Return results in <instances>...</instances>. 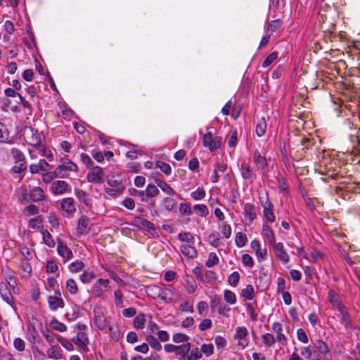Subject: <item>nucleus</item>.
<instances>
[{"mask_svg":"<svg viewBox=\"0 0 360 360\" xmlns=\"http://www.w3.org/2000/svg\"><path fill=\"white\" fill-rule=\"evenodd\" d=\"M23 137L27 143L36 148L37 150H42L44 148L42 141L44 136L38 129L32 127H25L23 129Z\"/></svg>","mask_w":360,"mask_h":360,"instance_id":"1","label":"nucleus"},{"mask_svg":"<svg viewBox=\"0 0 360 360\" xmlns=\"http://www.w3.org/2000/svg\"><path fill=\"white\" fill-rule=\"evenodd\" d=\"M87 327L85 324L78 323L75 326L77 335L72 338V342L78 347L80 352H86L89 350V338L85 333Z\"/></svg>","mask_w":360,"mask_h":360,"instance_id":"2","label":"nucleus"},{"mask_svg":"<svg viewBox=\"0 0 360 360\" xmlns=\"http://www.w3.org/2000/svg\"><path fill=\"white\" fill-rule=\"evenodd\" d=\"M259 201L263 208V214L266 219L272 223L275 221V215L274 214V205L269 199V193L266 191L259 192Z\"/></svg>","mask_w":360,"mask_h":360,"instance_id":"3","label":"nucleus"},{"mask_svg":"<svg viewBox=\"0 0 360 360\" xmlns=\"http://www.w3.org/2000/svg\"><path fill=\"white\" fill-rule=\"evenodd\" d=\"M129 192L130 194L139 193L140 200L142 202H148V198L156 197L160 193V191L157 185L155 186L152 184L147 185L145 191H139L134 188H131L129 189Z\"/></svg>","mask_w":360,"mask_h":360,"instance_id":"4","label":"nucleus"},{"mask_svg":"<svg viewBox=\"0 0 360 360\" xmlns=\"http://www.w3.org/2000/svg\"><path fill=\"white\" fill-rule=\"evenodd\" d=\"M314 356L316 358H324L325 360H328V357L330 354V349L328 345L321 340H316L314 345ZM315 360H319L316 359Z\"/></svg>","mask_w":360,"mask_h":360,"instance_id":"5","label":"nucleus"},{"mask_svg":"<svg viewBox=\"0 0 360 360\" xmlns=\"http://www.w3.org/2000/svg\"><path fill=\"white\" fill-rule=\"evenodd\" d=\"M339 313V317L340 319V321L342 323L344 326L345 329L348 331L349 330H353L354 328L351 316L349 313V311L347 308V307L344 304L339 307L338 309H335Z\"/></svg>","mask_w":360,"mask_h":360,"instance_id":"6","label":"nucleus"},{"mask_svg":"<svg viewBox=\"0 0 360 360\" xmlns=\"http://www.w3.org/2000/svg\"><path fill=\"white\" fill-rule=\"evenodd\" d=\"M210 307L212 311H217L220 315L226 316L230 308L222 302L219 295L214 296L210 301Z\"/></svg>","mask_w":360,"mask_h":360,"instance_id":"7","label":"nucleus"},{"mask_svg":"<svg viewBox=\"0 0 360 360\" xmlns=\"http://www.w3.org/2000/svg\"><path fill=\"white\" fill-rule=\"evenodd\" d=\"M253 162L258 165L260 173L263 176L269 172V164L265 156L262 155L258 150L253 153Z\"/></svg>","mask_w":360,"mask_h":360,"instance_id":"8","label":"nucleus"},{"mask_svg":"<svg viewBox=\"0 0 360 360\" xmlns=\"http://www.w3.org/2000/svg\"><path fill=\"white\" fill-rule=\"evenodd\" d=\"M0 295L3 300L9 304L15 311L16 307L13 301V295L7 284L3 282L0 283Z\"/></svg>","mask_w":360,"mask_h":360,"instance_id":"9","label":"nucleus"},{"mask_svg":"<svg viewBox=\"0 0 360 360\" xmlns=\"http://www.w3.org/2000/svg\"><path fill=\"white\" fill-rule=\"evenodd\" d=\"M248 331L245 326H238L236 328V333L234 335V339L238 342V345L244 349L248 345L247 340V336Z\"/></svg>","mask_w":360,"mask_h":360,"instance_id":"10","label":"nucleus"},{"mask_svg":"<svg viewBox=\"0 0 360 360\" xmlns=\"http://www.w3.org/2000/svg\"><path fill=\"white\" fill-rule=\"evenodd\" d=\"M86 179L90 183L102 184L103 182V169L99 166L92 167L87 174Z\"/></svg>","mask_w":360,"mask_h":360,"instance_id":"11","label":"nucleus"},{"mask_svg":"<svg viewBox=\"0 0 360 360\" xmlns=\"http://www.w3.org/2000/svg\"><path fill=\"white\" fill-rule=\"evenodd\" d=\"M90 219L87 216L82 215L77 221V232L78 235L85 236L90 231Z\"/></svg>","mask_w":360,"mask_h":360,"instance_id":"12","label":"nucleus"},{"mask_svg":"<svg viewBox=\"0 0 360 360\" xmlns=\"http://www.w3.org/2000/svg\"><path fill=\"white\" fill-rule=\"evenodd\" d=\"M69 184L63 180L54 181L51 186V191L55 195H63L67 192Z\"/></svg>","mask_w":360,"mask_h":360,"instance_id":"13","label":"nucleus"},{"mask_svg":"<svg viewBox=\"0 0 360 360\" xmlns=\"http://www.w3.org/2000/svg\"><path fill=\"white\" fill-rule=\"evenodd\" d=\"M57 252L63 258L64 262L73 257L72 250L62 240H58L57 243Z\"/></svg>","mask_w":360,"mask_h":360,"instance_id":"14","label":"nucleus"},{"mask_svg":"<svg viewBox=\"0 0 360 360\" xmlns=\"http://www.w3.org/2000/svg\"><path fill=\"white\" fill-rule=\"evenodd\" d=\"M60 205L61 210L65 211L68 215H72L76 211L75 201L72 198H63Z\"/></svg>","mask_w":360,"mask_h":360,"instance_id":"15","label":"nucleus"},{"mask_svg":"<svg viewBox=\"0 0 360 360\" xmlns=\"http://www.w3.org/2000/svg\"><path fill=\"white\" fill-rule=\"evenodd\" d=\"M328 300L330 302L333 309L335 310L344 305V303L342 302L340 298L339 295L334 290H329L328 292Z\"/></svg>","mask_w":360,"mask_h":360,"instance_id":"16","label":"nucleus"},{"mask_svg":"<svg viewBox=\"0 0 360 360\" xmlns=\"http://www.w3.org/2000/svg\"><path fill=\"white\" fill-rule=\"evenodd\" d=\"M262 236L266 240L269 244H274L276 240L275 233L271 227L266 223H264L262 227Z\"/></svg>","mask_w":360,"mask_h":360,"instance_id":"17","label":"nucleus"},{"mask_svg":"<svg viewBox=\"0 0 360 360\" xmlns=\"http://www.w3.org/2000/svg\"><path fill=\"white\" fill-rule=\"evenodd\" d=\"M240 175L244 180H254L256 178V174L251 169L249 165L243 162L240 165Z\"/></svg>","mask_w":360,"mask_h":360,"instance_id":"18","label":"nucleus"},{"mask_svg":"<svg viewBox=\"0 0 360 360\" xmlns=\"http://www.w3.org/2000/svg\"><path fill=\"white\" fill-rule=\"evenodd\" d=\"M174 288L171 285H162L160 300L165 303H171L173 300Z\"/></svg>","mask_w":360,"mask_h":360,"instance_id":"19","label":"nucleus"},{"mask_svg":"<svg viewBox=\"0 0 360 360\" xmlns=\"http://www.w3.org/2000/svg\"><path fill=\"white\" fill-rule=\"evenodd\" d=\"M155 185L161 189L165 193L174 196L177 195V193L165 181L160 178H155L154 179Z\"/></svg>","mask_w":360,"mask_h":360,"instance_id":"20","label":"nucleus"},{"mask_svg":"<svg viewBox=\"0 0 360 360\" xmlns=\"http://www.w3.org/2000/svg\"><path fill=\"white\" fill-rule=\"evenodd\" d=\"M184 287L188 294H193L198 288V284L192 276L187 275L184 277Z\"/></svg>","mask_w":360,"mask_h":360,"instance_id":"21","label":"nucleus"},{"mask_svg":"<svg viewBox=\"0 0 360 360\" xmlns=\"http://www.w3.org/2000/svg\"><path fill=\"white\" fill-rule=\"evenodd\" d=\"M29 195L33 202H41L45 199L44 190L39 186L33 187L30 190Z\"/></svg>","mask_w":360,"mask_h":360,"instance_id":"22","label":"nucleus"},{"mask_svg":"<svg viewBox=\"0 0 360 360\" xmlns=\"http://www.w3.org/2000/svg\"><path fill=\"white\" fill-rule=\"evenodd\" d=\"M48 304L51 311H56L58 308H63L65 306L63 299L58 296H49L48 297Z\"/></svg>","mask_w":360,"mask_h":360,"instance_id":"23","label":"nucleus"},{"mask_svg":"<svg viewBox=\"0 0 360 360\" xmlns=\"http://www.w3.org/2000/svg\"><path fill=\"white\" fill-rule=\"evenodd\" d=\"M134 221L143 227L150 234L153 235L155 233L156 229L155 225L148 219L136 217H135Z\"/></svg>","mask_w":360,"mask_h":360,"instance_id":"24","label":"nucleus"},{"mask_svg":"<svg viewBox=\"0 0 360 360\" xmlns=\"http://www.w3.org/2000/svg\"><path fill=\"white\" fill-rule=\"evenodd\" d=\"M146 292L148 297L153 300L160 299L162 293V286L158 285H150L146 287Z\"/></svg>","mask_w":360,"mask_h":360,"instance_id":"25","label":"nucleus"},{"mask_svg":"<svg viewBox=\"0 0 360 360\" xmlns=\"http://www.w3.org/2000/svg\"><path fill=\"white\" fill-rule=\"evenodd\" d=\"M272 329L276 334L277 341L281 345H284L286 343V338L282 333L283 327L281 323L279 322H274L272 325Z\"/></svg>","mask_w":360,"mask_h":360,"instance_id":"26","label":"nucleus"},{"mask_svg":"<svg viewBox=\"0 0 360 360\" xmlns=\"http://www.w3.org/2000/svg\"><path fill=\"white\" fill-rule=\"evenodd\" d=\"M181 253L188 258L194 259L198 257V251L195 248L191 245H181L180 246Z\"/></svg>","mask_w":360,"mask_h":360,"instance_id":"27","label":"nucleus"},{"mask_svg":"<svg viewBox=\"0 0 360 360\" xmlns=\"http://www.w3.org/2000/svg\"><path fill=\"white\" fill-rule=\"evenodd\" d=\"M244 213L250 221H252L257 217V212L253 204L247 202L244 205Z\"/></svg>","mask_w":360,"mask_h":360,"instance_id":"28","label":"nucleus"},{"mask_svg":"<svg viewBox=\"0 0 360 360\" xmlns=\"http://www.w3.org/2000/svg\"><path fill=\"white\" fill-rule=\"evenodd\" d=\"M161 205L163 208L167 212H173L176 205V200L170 195L165 197L162 199Z\"/></svg>","mask_w":360,"mask_h":360,"instance_id":"29","label":"nucleus"},{"mask_svg":"<svg viewBox=\"0 0 360 360\" xmlns=\"http://www.w3.org/2000/svg\"><path fill=\"white\" fill-rule=\"evenodd\" d=\"M108 184L110 187L124 188L121 184L122 180L120 176L115 174H108L106 177Z\"/></svg>","mask_w":360,"mask_h":360,"instance_id":"30","label":"nucleus"},{"mask_svg":"<svg viewBox=\"0 0 360 360\" xmlns=\"http://www.w3.org/2000/svg\"><path fill=\"white\" fill-rule=\"evenodd\" d=\"M347 115H348V117L342 122V127L345 130L353 131H354L353 133L349 134V136L351 138L353 137L354 139H356V129L354 128V124L350 120V117H353L354 115H352L351 114H348Z\"/></svg>","mask_w":360,"mask_h":360,"instance_id":"31","label":"nucleus"},{"mask_svg":"<svg viewBox=\"0 0 360 360\" xmlns=\"http://www.w3.org/2000/svg\"><path fill=\"white\" fill-rule=\"evenodd\" d=\"M266 129V122L265 118L262 117L257 123L255 133L258 137H262L264 135Z\"/></svg>","mask_w":360,"mask_h":360,"instance_id":"32","label":"nucleus"},{"mask_svg":"<svg viewBox=\"0 0 360 360\" xmlns=\"http://www.w3.org/2000/svg\"><path fill=\"white\" fill-rule=\"evenodd\" d=\"M176 348L175 354L180 356L181 358H185L191 350V343L186 342L181 345H177Z\"/></svg>","mask_w":360,"mask_h":360,"instance_id":"33","label":"nucleus"},{"mask_svg":"<svg viewBox=\"0 0 360 360\" xmlns=\"http://www.w3.org/2000/svg\"><path fill=\"white\" fill-rule=\"evenodd\" d=\"M41 233L42 235V239L44 243L49 248H53L55 246V241L49 233V231L46 229H42L41 231Z\"/></svg>","mask_w":360,"mask_h":360,"instance_id":"34","label":"nucleus"},{"mask_svg":"<svg viewBox=\"0 0 360 360\" xmlns=\"http://www.w3.org/2000/svg\"><path fill=\"white\" fill-rule=\"evenodd\" d=\"M74 193L75 197L77 198L79 201L83 202L86 205H89L90 198L84 191L76 188H75Z\"/></svg>","mask_w":360,"mask_h":360,"instance_id":"35","label":"nucleus"},{"mask_svg":"<svg viewBox=\"0 0 360 360\" xmlns=\"http://www.w3.org/2000/svg\"><path fill=\"white\" fill-rule=\"evenodd\" d=\"M241 295L247 300H252L255 297V290L252 285L248 284L241 290Z\"/></svg>","mask_w":360,"mask_h":360,"instance_id":"36","label":"nucleus"},{"mask_svg":"<svg viewBox=\"0 0 360 360\" xmlns=\"http://www.w3.org/2000/svg\"><path fill=\"white\" fill-rule=\"evenodd\" d=\"M179 212L182 216L190 217L193 214L191 204L188 202H181L179 205Z\"/></svg>","mask_w":360,"mask_h":360,"instance_id":"37","label":"nucleus"},{"mask_svg":"<svg viewBox=\"0 0 360 360\" xmlns=\"http://www.w3.org/2000/svg\"><path fill=\"white\" fill-rule=\"evenodd\" d=\"M248 242L246 235L243 232H238L235 236V243L238 248L244 247Z\"/></svg>","mask_w":360,"mask_h":360,"instance_id":"38","label":"nucleus"},{"mask_svg":"<svg viewBox=\"0 0 360 360\" xmlns=\"http://www.w3.org/2000/svg\"><path fill=\"white\" fill-rule=\"evenodd\" d=\"M85 265L81 260H75L70 263L68 266V269L72 273H77L84 268Z\"/></svg>","mask_w":360,"mask_h":360,"instance_id":"39","label":"nucleus"},{"mask_svg":"<svg viewBox=\"0 0 360 360\" xmlns=\"http://www.w3.org/2000/svg\"><path fill=\"white\" fill-rule=\"evenodd\" d=\"M147 344L149 345L153 349L160 351L162 349V345L158 338L153 335H148L146 338Z\"/></svg>","mask_w":360,"mask_h":360,"instance_id":"40","label":"nucleus"},{"mask_svg":"<svg viewBox=\"0 0 360 360\" xmlns=\"http://www.w3.org/2000/svg\"><path fill=\"white\" fill-rule=\"evenodd\" d=\"M195 214L200 217H205L209 214L207 207L204 204H197L193 206Z\"/></svg>","mask_w":360,"mask_h":360,"instance_id":"41","label":"nucleus"},{"mask_svg":"<svg viewBox=\"0 0 360 360\" xmlns=\"http://www.w3.org/2000/svg\"><path fill=\"white\" fill-rule=\"evenodd\" d=\"M11 153L15 160V162H25V155L21 150L16 148H13L11 150Z\"/></svg>","mask_w":360,"mask_h":360,"instance_id":"42","label":"nucleus"},{"mask_svg":"<svg viewBox=\"0 0 360 360\" xmlns=\"http://www.w3.org/2000/svg\"><path fill=\"white\" fill-rule=\"evenodd\" d=\"M278 56V54L277 51L271 52L265 58L262 64V67L263 68H266L267 67H269L274 61H275L277 59Z\"/></svg>","mask_w":360,"mask_h":360,"instance_id":"43","label":"nucleus"},{"mask_svg":"<svg viewBox=\"0 0 360 360\" xmlns=\"http://www.w3.org/2000/svg\"><path fill=\"white\" fill-rule=\"evenodd\" d=\"M94 321L96 327L102 330L105 327V318L103 313H96L94 317Z\"/></svg>","mask_w":360,"mask_h":360,"instance_id":"44","label":"nucleus"},{"mask_svg":"<svg viewBox=\"0 0 360 360\" xmlns=\"http://www.w3.org/2000/svg\"><path fill=\"white\" fill-rule=\"evenodd\" d=\"M66 288L71 295H76L78 292L77 283L73 278H69L66 281Z\"/></svg>","mask_w":360,"mask_h":360,"instance_id":"45","label":"nucleus"},{"mask_svg":"<svg viewBox=\"0 0 360 360\" xmlns=\"http://www.w3.org/2000/svg\"><path fill=\"white\" fill-rule=\"evenodd\" d=\"M63 167L69 172H77L78 167L76 164H75L72 161L68 158L62 159Z\"/></svg>","mask_w":360,"mask_h":360,"instance_id":"46","label":"nucleus"},{"mask_svg":"<svg viewBox=\"0 0 360 360\" xmlns=\"http://www.w3.org/2000/svg\"><path fill=\"white\" fill-rule=\"evenodd\" d=\"M145 315L142 313L139 314L134 319V326L138 329H142L145 326Z\"/></svg>","mask_w":360,"mask_h":360,"instance_id":"47","label":"nucleus"},{"mask_svg":"<svg viewBox=\"0 0 360 360\" xmlns=\"http://www.w3.org/2000/svg\"><path fill=\"white\" fill-rule=\"evenodd\" d=\"M9 133L7 127L0 122V143H7L9 141Z\"/></svg>","mask_w":360,"mask_h":360,"instance_id":"48","label":"nucleus"},{"mask_svg":"<svg viewBox=\"0 0 360 360\" xmlns=\"http://www.w3.org/2000/svg\"><path fill=\"white\" fill-rule=\"evenodd\" d=\"M224 298L226 302L229 304H234L236 303V296L235 293L229 290L224 291Z\"/></svg>","mask_w":360,"mask_h":360,"instance_id":"49","label":"nucleus"},{"mask_svg":"<svg viewBox=\"0 0 360 360\" xmlns=\"http://www.w3.org/2000/svg\"><path fill=\"white\" fill-rule=\"evenodd\" d=\"M220 235L218 232L214 231L208 236L209 243L214 248H217L220 245Z\"/></svg>","mask_w":360,"mask_h":360,"instance_id":"50","label":"nucleus"},{"mask_svg":"<svg viewBox=\"0 0 360 360\" xmlns=\"http://www.w3.org/2000/svg\"><path fill=\"white\" fill-rule=\"evenodd\" d=\"M188 340L189 337L186 334L182 333H174L172 337V340L175 343L183 342L184 344H185L188 342Z\"/></svg>","mask_w":360,"mask_h":360,"instance_id":"51","label":"nucleus"},{"mask_svg":"<svg viewBox=\"0 0 360 360\" xmlns=\"http://www.w3.org/2000/svg\"><path fill=\"white\" fill-rule=\"evenodd\" d=\"M178 239L183 242H187L188 243H194V237L189 232H181L178 234Z\"/></svg>","mask_w":360,"mask_h":360,"instance_id":"52","label":"nucleus"},{"mask_svg":"<svg viewBox=\"0 0 360 360\" xmlns=\"http://www.w3.org/2000/svg\"><path fill=\"white\" fill-rule=\"evenodd\" d=\"M49 358L58 360L60 358V348L58 346H52L48 350Z\"/></svg>","mask_w":360,"mask_h":360,"instance_id":"53","label":"nucleus"},{"mask_svg":"<svg viewBox=\"0 0 360 360\" xmlns=\"http://www.w3.org/2000/svg\"><path fill=\"white\" fill-rule=\"evenodd\" d=\"M205 191L203 188L198 187L191 193V198L195 200H200L205 197Z\"/></svg>","mask_w":360,"mask_h":360,"instance_id":"54","label":"nucleus"},{"mask_svg":"<svg viewBox=\"0 0 360 360\" xmlns=\"http://www.w3.org/2000/svg\"><path fill=\"white\" fill-rule=\"evenodd\" d=\"M219 257L215 252H210L208 255V259L205 262L207 267H212L219 263Z\"/></svg>","mask_w":360,"mask_h":360,"instance_id":"55","label":"nucleus"},{"mask_svg":"<svg viewBox=\"0 0 360 360\" xmlns=\"http://www.w3.org/2000/svg\"><path fill=\"white\" fill-rule=\"evenodd\" d=\"M94 276L95 274L93 271H84L79 276V279L83 283L86 284L90 283Z\"/></svg>","mask_w":360,"mask_h":360,"instance_id":"56","label":"nucleus"},{"mask_svg":"<svg viewBox=\"0 0 360 360\" xmlns=\"http://www.w3.org/2000/svg\"><path fill=\"white\" fill-rule=\"evenodd\" d=\"M42 226V218L38 216L36 218H32L29 221V227L32 229H39Z\"/></svg>","mask_w":360,"mask_h":360,"instance_id":"57","label":"nucleus"},{"mask_svg":"<svg viewBox=\"0 0 360 360\" xmlns=\"http://www.w3.org/2000/svg\"><path fill=\"white\" fill-rule=\"evenodd\" d=\"M57 338H58V342L60 343V345L65 349H66L68 351L73 350V349H74L73 343L71 341H70L68 339L61 337V336H59V335L58 336Z\"/></svg>","mask_w":360,"mask_h":360,"instance_id":"58","label":"nucleus"},{"mask_svg":"<svg viewBox=\"0 0 360 360\" xmlns=\"http://www.w3.org/2000/svg\"><path fill=\"white\" fill-rule=\"evenodd\" d=\"M262 342L263 343L269 347L272 346L275 342L276 339L273 334L266 333L265 334H263L262 336Z\"/></svg>","mask_w":360,"mask_h":360,"instance_id":"59","label":"nucleus"},{"mask_svg":"<svg viewBox=\"0 0 360 360\" xmlns=\"http://www.w3.org/2000/svg\"><path fill=\"white\" fill-rule=\"evenodd\" d=\"M156 165L167 176L171 174L172 168L168 163L162 161H158L156 162Z\"/></svg>","mask_w":360,"mask_h":360,"instance_id":"60","label":"nucleus"},{"mask_svg":"<svg viewBox=\"0 0 360 360\" xmlns=\"http://www.w3.org/2000/svg\"><path fill=\"white\" fill-rule=\"evenodd\" d=\"M50 323H51L52 328L56 330H58L60 332H64L67 330V326H65V324L60 322L59 321H58L56 319H53L51 321Z\"/></svg>","mask_w":360,"mask_h":360,"instance_id":"61","label":"nucleus"},{"mask_svg":"<svg viewBox=\"0 0 360 360\" xmlns=\"http://www.w3.org/2000/svg\"><path fill=\"white\" fill-rule=\"evenodd\" d=\"M239 280L240 274L238 271H233L228 277V282L233 287H236L238 284Z\"/></svg>","mask_w":360,"mask_h":360,"instance_id":"62","label":"nucleus"},{"mask_svg":"<svg viewBox=\"0 0 360 360\" xmlns=\"http://www.w3.org/2000/svg\"><path fill=\"white\" fill-rule=\"evenodd\" d=\"M241 261L242 264L246 267L252 268L254 266L255 264L252 257L247 253L242 255Z\"/></svg>","mask_w":360,"mask_h":360,"instance_id":"63","label":"nucleus"},{"mask_svg":"<svg viewBox=\"0 0 360 360\" xmlns=\"http://www.w3.org/2000/svg\"><path fill=\"white\" fill-rule=\"evenodd\" d=\"M311 256V262H317L318 261L323 259V254L322 252L317 248H313L310 253Z\"/></svg>","mask_w":360,"mask_h":360,"instance_id":"64","label":"nucleus"}]
</instances>
